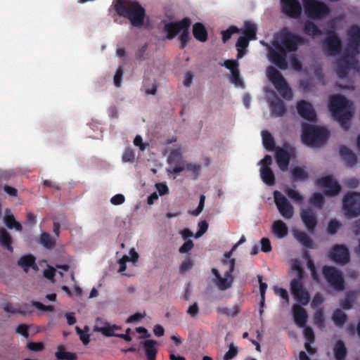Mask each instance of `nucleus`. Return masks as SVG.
<instances>
[{
    "mask_svg": "<svg viewBox=\"0 0 360 360\" xmlns=\"http://www.w3.org/2000/svg\"><path fill=\"white\" fill-rule=\"evenodd\" d=\"M266 77L284 99L290 101L292 98V91L278 70L273 66H269L266 69Z\"/></svg>",
    "mask_w": 360,
    "mask_h": 360,
    "instance_id": "nucleus-4",
    "label": "nucleus"
},
{
    "mask_svg": "<svg viewBox=\"0 0 360 360\" xmlns=\"http://www.w3.org/2000/svg\"><path fill=\"white\" fill-rule=\"evenodd\" d=\"M260 176L264 183L266 185L274 186L275 184V176L270 167H261Z\"/></svg>",
    "mask_w": 360,
    "mask_h": 360,
    "instance_id": "nucleus-32",
    "label": "nucleus"
},
{
    "mask_svg": "<svg viewBox=\"0 0 360 360\" xmlns=\"http://www.w3.org/2000/svg\"><path fill=\"white\" fill-rule=\"evenodd\" d=\"M274 48H269L268 58L271 63L274 64L281 70L288 68L287 52L281 49L279 46L273 45Z\"/></svg>",
    "mask_w": 360,
    "mask_h": 360,
    "instance_id": "nucleus-14",
    "label": "nucleus"
},
{
    "mask_svg": "<svg viewBox=\"0 0 360 360\" xmlns=\"http://www.w3.org/2000/svg\"><path fill=\"white\" fill-rule=\"evenodd\" d=\"M191 20L188 18H184L181 20L170 22L165 25L164 31L167 32V39H174L184 27L191 26Z\"/></svg>",
    "mask_w": 360,
    "mask_h": 360,
    "instance_id": "nucleus-18",
    "label": "nucleus"
},
{
    "mask_svg": "<svg viewBox=\"0 0 360 360\" xmlns=\"http://www.w3.org/2000/svg\"><path fill=\"white\" fill-rule=\"evenodd\" d=\"M3 309L8 313L20 314L22 315H25L27 312L30 311L28 304H22L20 309H15L11 303L7 302L4 304Z\"/></svg>",
    "mask_w": 360,
    "mask_h": 360,
    "instance_id": "nucleus-39",
    "label": "nucleus"
},
{
    "mask_svg": "<svg viewBox=\"0 0 360 360\" xmlns=\"http://www.w3.org/2000/svg\"><path fill=\"white\" fill-rule=\"evenodd\" d=\"M150 80L149 79H145L143 80V87L145 88V92L146 94L155 95L157 92V85L155 82L150 86Z\"/></svg>",
    "mask_w": 360,
    "mask_h": 360,
    "instance_id": "nucleus-56",
    "label": "nucleus"
},
{
    "mask_svg": "<svg viewBox=\"0 0 360 360\" xmlns=\"http://www.w3.org/2000/svg\"><path fill=\"white\" fill-rule=\"evenodd\" d=\"M285 193L293 201L297 203H301L303 201V197L300 195L299 192L292 189V188H286L285 190Z\"/></svg>",
    "mask_w": 360,
    "mask_h": 360,
    "instance_id": "nucleus-49",
    "label": "nucleus"
},
{
    "mask_svg": "<svg viewBox=\"0 0 360 360\" xmlns=\"http://www.w3.org/2000/svg\"><path fill=\"white\" fill-rule=\"evenodd\" d=\"M309 203L315 207L321 209L324 204V198L319 193H314L309 199Z\"/></svg>",
    "mask_w": 360,
    "mask_h": 360,
    "instance_id": "nucleus-46",
    "label": "nucleus"
},
{
    "mask_svg": "<svg viewBox=\"0 0 360 360\" xmlns=\"http://www.w3.org/2000/svg\"><path fill=\"white\" fill-rule=\"evenodd\" d=\"M333 354L335 360H345L347 350L342 340H338L333 347Z\"/></svg>",
    "mask_w": 360,
    "mask_h": 360,
    "instance_id": "nucleus-30",
    "label": "nucleus"
},
{
    "mask_svg": "<svg viewBox=\"0 0 360 360\" xmlns=\"http://www.w3.org/2000/svg\"><path fill=\"white\" fill-rule=\"evenodd\" d=\"M238 348L231 343L229 346V350L225 353L223 360H231L238 355Z\"/></svg>",
    "mask_w": 360,
    "mask_h": 360,
    "instance_id": "nucleus-50",
    "label": "nucleus"
},
{
    "mask_svg": "<svg viewBox=\"0 0 360 360\" xmlns=\"http://www.w3.org/2000/svg\"><path fill=\"white\" fill-rule=\"evenodd\" d=\"M329 109L333 118L339 122L342 128L347 131L353 115L352 103L342 95H333L329 99Z\"/></svg>",
    "mask_w": 360,
    "mask_h": 360,
    "instance_id": "nucleus-2",
    "label": "nucleus"
},
{
    "mask_svg": "<svg viewBox=\"0 0 360 360\" xmlns=\"http://www.w3.org/2000/svg\"><path fill=\"white\" fill-rule=\"evenodd\" d=\"M278 41H274L273 45L279 46L285 52H292L297 49L298 44L302 38L287 30L281 32Z\"/></svg>",
    "mask_w": 360,
    "mask_h": 360,
    "instance_id": "nucleus-10",
    "label": "nucleus"
},
{
    "mask_svg": "<svg viewBox=\"0 0 360 360\" xmlns=\"http://www.w3.org/2000/svg\"><path fill=\"white\" fill-rule=\"evenodd\" d=\"M322 48L326 56H336L342 51V43L335 32L328 31L326 37L322 41Z\"/></svg>",
    "mask_w": 360,
    "mask_h": 360,
    "instance_id": "nucleus-8",
    "label": "nucleus"
},
{
    "mask_svg": "<svg viewBox=\"0 0 360 360\" xmlns=\"http://www.w3.org/2000/svg\"><path fill=\"white\" fill-rule=\"evenodd\" d=\"M257 278L259 283V290L261 296L260 306L261 307H263L265 301V292L267 288V284L262 282V276L258 275Z\"/></svg>",
    "mask_w": 360,
    "mask_h": 360,
    "instance_id": "nucleus-55",
    "label": "nucleus"
},
{
    "mask_svg": "<svg viewBox=\"0 0 360 360\" xmlns=\"http://www.w3.org/2000/svg\"><path fill=\"white\" fill-rule=\"evenodd\" d=\"M243 34L249 39H255L257 34L256 25L250 21H246L244 24Z\"/></svg>",
    "mask_w": 360,
    "mask_h": 360,
    "instance_id": "nucleus-42",
    "label": "nucleus"
},
{
    "mask_svg": "<svg viewBox=\"0 0 360 360\" xmlns=\"http://www.w3.org/2000/svg\"><path fill=\"white\" fill-rule=\"evenodd\" d=\"M181 158V149L176 148L172 150L167 158V162L169 164L172 165L174 162H178Z\"/></svg>",
    "mask_w": 360,
    "mask_h": 360,
    "instance_id": "nucleus-51",
    "label": "nucleus"
},
{
    "mask_svg": "<svg viewBox=\"0 0 360 360\" xmlns=\"http://www.w3.org/2000/svg\"><path fill=\"white\" fill-rule=\"evenodd\" d=\"M269 106L271 112L274 117H282L287 111L284 102L278 97L269 102Z\"/></svg>",
    "mask_w": 360,
    "mask_h": 360,
    "instance_id": "nucleus-24",
    "label": "nucleus"
},
{
    "mask_svg": "<svg viewBox=\"0 0 360 360\" xmlns=\"http://www.w3.org/2000/svg\"><path fill=\"white\" fill-rule=\"evenodd\" d=\"M231 82L233 83L236 86H243V82L242 79L240 77V71L238 70L237 71H234L231 73Z\"/></svg>",
    "mask_w": 360,
    "mask_h": 360,
    "instance_id": "nucleus-60",
    "label": "nucleus"
},
{
    "mask_svg": "<svg viewBox=\"0 0 360 360\" xmlns=\"http://www.w3.org/2000/svg\"><path fill=\"white\" fill-rule=\"evenodd\" d=\"M300 217L307 230L313 232L317 225V218L315 212L311 208L302 210Z\"/></svg>",
    "mask_w": 360,
    "mask_h": 360,
    "instance_id": "nucleus-22",
    "label": "nucleus"
},
{
    "mask_svg": "<svg viewBox=\"0 0 360 360\" xmlns=\"http://www.w3.org/2000/svg\"><path fill=\"white\" fill-rule=\"evenodd\" d=\"M272 231L277 238H283L288 233V228L285 223L279 219L274 221Z\"/></svg>",
    "mask_w": 360,
    "mask_h": 360,
    "instance_id": "nucleus-27",
    "label": "nucleus"
},
{
    "mask_svg": "<svg viewBox=\"0 0 360 360\" xmlns=\"http://www.w3.org/2000/svg\"><path fill=\"white\" fill-rule=\"evenodd\" d=\"M292 311L295 323L300 328L305 327L308 318L307 311L297 304H293Z\"/></svg>",
    "mask_w": 360,
    "mask_h": 360,
    "instance_id": "nucleus-23",
    "label": "nucleus"
},
{
    "mask_svg": "<svg viewBox=\"0 0 360 360\" xmlns=\"http://www.w3.org/2000/svg\"><path fill=\"white\" fill-rule=\"evenodd\" d=\"M251 39H249L248 38H247L245 36H241L238 39L236 44V48H239V49L245 50L246 48L249 45V41Z\"/></svg>",
    "mask_w": 360,
    "mask_h": 360,
    "instance_id": "nucleus-64",
    "label": "nucleus"
},
{
    "mask_svg": "<svg viewBox=\"0 0 360 360\" xmlns=\"http://www.w3.org/2000/svg\"><path fill=\"white\" fill-rule=\"evenodd\" d=\"M262 143L264 147L268 151H274L276 149L274 139L272 135L268 131H263L262 132Z\"/></svg>",
    "mask_w": 360,
    "mask_h": 360,
    "instance_id": "nucleus-35",
    "label": "nucleus"
},
{
    "mask_svg": "<svg viewBox=\"0 0 360 360\" xmlns=\"http://www.w3.org/2000/svg\"><path fill=\"white\" fill-rule=\"evenodd\" d=\"M292 180L293 181H304L308 178L307 172L302 167H295L291 169Z\"/></svg>",
    "mask_w": 360,
    "mask_h": 360,
    "instance_id": "nucleus-40",
    "label": "nucleus"
},
{
    "mask_svg": "<svg viewBox=\"0 0 360 360\" xmlns=\"http://www.w3.org/2000/svg\"><path fill=\"white\" fill-rule=\"evenodd\" d=\"M348 44L347 51L352 50L358 53V49L360 47V27L358 25H352L347 30Z\"/></svg>",
    "mask_w": 360,
    "mask_h": 360,
    "instance_id": "nucleus-21",
    "label": "nucleus"
},
{
    "mask_svg": "<svg viewBox=\"0 0 360 360\" xmlns=\"http://www.w3.org/2000/svg\"><path fill=\"white\" fill-rule=\"evenodd\" d=\"M120 329V327L117 326L116 325L113 326H105L103 327H96V330L102 333L104 335L107 337L116 336V333H115V330Z\"/></svg>",
    "mask_w": 360,
    "mask_h": 360,
    "instance_id": "nucleus-44",
    "label": "nucleus"
},
{
    "mask_svg": "<svg viewBox=\"0 0 360 360\" xmlns=\"http://www.w3.org/2000/svg\"><path fill=\"white\" fill-rule=\"evenodd\" d=\"M329 257L336 263L345 264L349 262L350 256L348 249L343 245H335L329 253Z\"/></svg>",
    "mask_w": 360,
    "mask_h": 360,
    "instance_id": "nucleus-19",
    "label": "nucleus"
},
{
    "mask_svg": "<svg viewBox=\"0 0 360 360\" xmlns=\"http://www.w3.org/2000/svg\"><path fill=\"white\" fill-rule=\"evenodd\" d=\"M148 49V44L146 43L144 45L137 49L135 53V58L137 60L143 61L146 59V52Z\"/></svg>",
    "mask_w": 360,
    "mask_h": 360,
    "instance_id": "nucleus-61",
    "label": "nucleus"
},
{
    "mask_svg": "<svg viewBox=\"0 0 360 360\" xmlns=\"http://www.w3.org/2000/svg\"><path fill=\"white\" fill-rule=\"evenodd\" d=\"M18 264L21 266L25 272H27L30 267L37 269L35 257L32 255H27L21 257L18 261Z\"/></svg>",
    "mask_w": 360,
    "mask_h": 360,
    "instance_id": "nucleus-31",
    "label": "nucleus"
},
{
    "mask_svg": "<svg viewBox=\"0 0 360 360\" xmlns=\"http://www.w3.org/2000/svg\"><path fill=\"white\" fill-rule=\"evenodd\" d=\"M323 275L328 284L336 291L345 289V282L341 271L332 266H324Z\"/></svg>",
    "mask_w": 360,
    "mask_h": 360,
    "instance_id": "nucleus-9",
    "label": "nucleus"
},
{
    "mask_svg": "<svg viewBox=\"0 0 360 360\" xmlns=\"http://www.w3.org/2000/svg\"><path fill=\"white\" fill-rule=\"evenodd\" d=\"M122 160L124 162H133L134 161V150L130 148H126L122 154Z\"/></svg>",
    "mask_w": 360,
    "mask_h": 360,
    "instance_id": "nucleus-59",
    "label": "nucleus"
},
{
    "mask_svg": "<svg viewBox=\"0 0 360 360\" xmlns=\"http://www.w3.org/2000/svg\"><path fill=\"white\" fill-rule=\"evenodd\" d=\"M155 340H147L143 342L147 360H156L158 350L155 348Z\"/></svg>",
    "mask_w": 360,
    "mask_h": 360,
    "instance_id": "nucleus-28",
    "label": "nucleus"
},
{
    "mask_svg": "<svg viewBox=\"0 0 360 360\" xmlns=\"http://www.w3.org/2000/svg\"><path fill=\"white\" fill-rule=\"evenodd\" d=\"M356 299V292L355 291H349L345 294V297L340 302V307L345 310H349L352 308Z\"/></svg>",
    "mask_w": 360,
    "mask_h": 360,
    "instance_id": "nucleus-34",
    "label": "nucleus"
},
{
    "mask_svg": "<svg viewBox=\"0 0 360 360\" xmlns=\"http://www.w3.org/2000/svg\"><path fill=\"white\" fill-rule=\"evenodd\" d=\"M340 155L346 164L352 167L357 162L356 155L347 146H341L339 150Z\"/></svg>",
    "mask_w": 360,
    "mask_h": 360,
    "instance_id": "nucleus-25",
    "label": "nucleus"
},
{
    "mask_svg": "<svg viewBox=\"0 0 360 360\" xmlns=\"http://www.w3.org/2000/svg\"><path fill=\"white\" fill-rule=\"evenodd\" d=\"M193 266V263L192 259L190 257H187L181 264L179 271L180 272L184 273L192 269Z\"/></svg>",
    "mask_w": 360,
    "mask_h": 360,
    "instance_id": "nucleus-62",
    "label": "nucleus"
},
{
    "mask_svg": "<svg viewBox=\"0 0 360 360\" xmlns=\"http://www.w3.org/2000/svg\"><path fill=\"white\" fill-rule=\"evenodd\" d=\"M40 243L46 249L51 250L56 245V240L49 233L43 232L40 235Z\"/></svg>",
    "mask_w": 360,
    "mask_h": 360,
    "instance_id": "nucleus-43",
    "label": "nucleus"
},
{
    "mask_svg": "<svg viewBox=\"0 0 360 360\" xmlns=\"http://www.w3.org/2000/svg\"><path fill=\"white\" fill-rule=\"evenodd\" d=\"M75 330L79 337V339L84 345H87L90 342V335L88 333L89 328L87 326L84 327V330H82L79 327L76 326Z\"/></svg>",
    "mask_w": 360,
    "mask_h": 360,
    "instance_id": "nucleus-45",
    "label": "nucleus"
},
{
    "mask_svg": "<svg viewBox=\"0 0 360 360\" xmlns=\"http://www.w3.org/2000/svg\"><path fill=\"white\" fill-rule=\"evenodd\" d=\"M189 28H190V26L185 27L181 31V34L179 37V39L181 43V49H184L187 46L188 42L189 41V39H190Z\"/></svg>",
    "mask_w": 360,
    "mask_h": 360,
    "instance_id": "nucleus-48",
    "label": "nucleus"
},
{
    "mask_svg": "<svg viewBox=\"0 0 360 360\" xmlns=\"http://www.w3.org/2000/svg\"><path fill=\"white\" fill-rule=\"evenodd\" d=\"M332 320L338 327H342L347 320V316L340 309H336L332 316Z\"/></svg>",
    "mask_w": 360,
    "mask_h": 360,
    "instance_id": "nucleus-41",
    "label": "nucleus"
},
{
    "mask_svg": "<svg viewBox=\"0 0 360 360\" xmlns=\"http://www.w3.org/2000/svg\"><path fill=\"white\" fill-rule=\"evenodd\" d=\"M341 224L336 219H331L328 225L327 231L330 235H334L340 228Z\"/></svg>",
    "mask_w": 360,
    "mask_h": 360,
    "instance_id": "nucleus-57",
    "label": "nucleus"
},
{
    "mask_svg": "<svg viewBox=\"0 0 360 360\" xmlns=\"http://www.w3.org/2000/svg\"><path fill=\"white\" fill-rule=\"evenodd\" d=\"M342 209L348 218L360 215V193L348 192L342 199Z\"/></svg>",
    "mask_w": 360,
    "mask_h": 360,
    "instance_id": "nucleus-7",
    "label": "nucleus"
},
{
    "mask_svg": "<svg viewBox=\"0 0 360 360\" xmlns=\"http://www.w3.org/2000/svg\"><path fill=\"white\" fill-rule=\"evenodd\" d=\"M281 12L292 19L300 18L302 13V8L298 0H281Z\"/></svg>",
    "mask_w": 360,
    "mask_h": 360,
    "instance_id": "nucleus-13",
    "label": "nucleus"
},
{
    "mask_svg": "<svg viewBox=\"0 0 360 360\" xmlns=\"http://www.w3.org/2000/svg\"><path fill=\"white\" fill-rule=\"evenodd\" d=\"M274 198L281 215L285 219H291L294 214V208L288 199L278 191L274 192Z\"/></svg>",
    "mask_w": 360,
    "mask_h": 360,
    "instance_id": "nucleus-12",
    "label": "nucleus"
},
{
    "mask_svg": "<svg viewBox=\"0 0 360 360\" xmlns=\"http://www.w3.org/2000/svg\"><path fill=\"white\" fill-rule=\"evenodd\" d=\"M294 236L303 246L307 248H313V241L305 232L296 231L294 232Z\"/></svg>",
    "mask_w": 360,
    "mask_h": 360,
    "instance_id": "nucleus-37",
    "label": "nucleus"
},
{
    "mask_svg": "<svg viewBox=\"0 0 360 360\" xmlns=\"http://www.w3.org/2000/svg\"><path fill=\"white\" fill-rule=\"evenodd\" d=\"M240 311V309L238 305L234 306V312H231V309L227 307H219L217 309L218 313L232 317L237 316Z\"/></svg>",
    "mask_w": 360,
    "mask_h": 360,
    "instance_id": "nucleus-52",
    "label": "nucleus"
},
{
    "mask_svg": "<svg viewBox=\"0 0 360 360\" xmlns=\"http://www.w3.org/2000/svg\"><path fill=\"white\" fill-rule=\"evenodd\" d=\"M112 7L117 15L128 19L132 26L141 27L143 25L146 10L138 1L113 0Z\"/></svg>",
    "mask_w": 360,
    "mask_h": 360,
    "instance_id": "nucleus-1",
    "label": "nucleus"
},
{
    "mask_svg": "<svg viewBox=\"0 0 360 360\" xmlns=\"http://www.w3.org/2000/svg\"><path fill=\"white\" fill-rule=\"evenodd\" d=\"M10 210H6V214L4 217V223L6 226L9 229H15L18 231H22V226L20 222L15 220L14 216L12 214H8Z\"/></svg>",
    "mask_w": 360,
    "mask_h": 360,
    "instance_id": "nucleus-36",
    "label": "nucleus"
},
{
    "mask_svg": "<svg viewBox=\"0 0 360 360\" xmlns=\"http://www.w3.org/2000/svg\"><path fill=\"white\" fill-rule=\"evenodd\" d=\"M284 148L277 147L275 151V158L279 169L287 171L291 158L295 155V148L288 143L283 145Z\"/></svg>",
    "mask_w": 360,
    "mask_h": 360,
    "instance_id": "nucleus-11",
    "label": "nucleus"
},
{
    "mask_svg": "<svg viewBox=\"0 0 360 360\" xmlns=\"http://www.w3.org/2000/svg\"><path fill=\"white\" fill-rule=\"evenodd\" d=\"M297 276L290 282V291L295 299L302 305H307L310 300V295L303 285L304 271L300 267L297 269Z\"/></svg>",
    "mask_w": 360,
    "mask_h": 360,
    "instance_id": "nucleus-5",
    "label": "nucleus"
},
{
    "mask_svg": "<svg viewBox=\"0 0 360 360\" xmlns=\"http://www.w3.org/2000/svg\"><path fill=\"white\" fill-rule=\"evenodd\" d=\"M27 348L33 352H41L44 349L43 342H30L27 344Z\"/></svg>",
    "mask_w": 360,
    "mask_h": 360,
    "instance_id": "nucleus-63",
    "label": "nucleus"
},
{
    "mask_svg": "<svg viewBox=\"0 0 360 360\" xmlns=\"http://www.w3.org/2000/svg\"><path fill=\"white\" fill-rule=\"evenodd\" d=\"M193 34L197 40L201 42H205L207 39V30L201 22H196L193 25Z\"/></svg>",
    "mask_w": 360,
    "mask_h": 360,
    "instance_id": "nucleus-29",
    "label": "nucleus"
},
{
    "mask_svg": "<svg viewBox=\"0 0 360 360\" xmlns=\"http://www.w3.org/2000/svg\"><path fill=\"white\" fill-rule=\"evenodd\" d=\"M306 15L313 20H321L330 13L329 7L317 0H302Z\"/></svg>",
    "mask_w": 360,
    "mask_h": 360,
    "instance_id": "nucleus-6",
    "label": "nucleus"
},
{
    "mask_svg": "<svg viewBox=\"0 0 360 360\" xmlns=\"http://www.w3.org/2000/svg\"><path fill=\"white\" fill-rule=\"evenodd\" d=\"M201 169V166L198 164H193V163H186L185 164V169L191 172L193 176L194 179H197L200 174V171Z\"/></svg>",
    "mask_w": 360,
    "mask_h": 360,
    "instance_id": "nucleus-54",
    "label": "nucleus"
},
{
    "mask_svg": "<svg viewBox=\"0 0 360 360\" xmlns=\"http://www.w3.org/2000/svg\"><path fill=\"white\" fill-rule=\"evenodd\" d=\"M13 238L11 234L4 228H0V245L10 252H13Z\"/></svg>",
    "mask_w": 360,
    "mask_h": 360,
    "instance_id": "nucleus-26",
    "label": "nucleus"
},
{
    "mask_svg": "<svg viewBox=\"0 0 360 360\" xmlns=\"http://www.w3.org/2000/svg\"><path fill=\"white\" fill-rule=\"evenodd\" d=\"M314 323L319 328H322L324 326L323 312L322 309H319L314 316Z\"/></svg>",
    "mask_w": 360,
    "mask_h": 360,
    "instance_id": "nucleus-58",
    "label": "nucleus"
},
{
    "mask_svg": "<svg viewBox=\"0 0 360 360\" xmlns=\"http://www.w3.org/2000/svg\"><path fill=\"white\" fill-rule=\"evenodd\" d=\"M240 29L235 25L230 26L227 30L221 31L222 41L226 43L231 39L232 34L239 33Z\"/></svg>",
    "mask_w": 360,
    "mask_h": 360,
    "instance_id": "nucleus-47",
    "label": "nucleus"
},
{
    "mask_svg": "<svg viewBox=\"0 0 360 360\" xmlns=\"http://www.w3.org/2000/svg\"><path fill=\"white\" fill-rule=\"evenodd\" d=\"M297 110L299 115L304 120L314 122L316 121V113L313 105L304 100L299 101L297 103Z\"/></svg>",
    "mask_w": 360,
    "mask_h": 360,
    "instance_id": "nucleus-20",
    "label": "nucleus"
},
{
    "mask_svg": "<svg viewBox=\"0 0 360 360\" xmlns=\"http://www.w3.org/2000/svg\"><path fill=\"white\" fill-rule=\"evenodd\" d=\"M221 65L224 66L226 68L229 69L231 73L233 72L235 70L237 71L239 70V63L238 62V60H226L223 64H221Z\"/></svg>",
    "mask_w": 360,
    "mask_h": 360,
    "instance_id": "nucleus-53",
    "label": "nucleus"
},
{
    "mask_svg": "<svg viewBox=\"0 0 360 360\" xmlns=\"http://www.w3.org/2000/svg\"><path fill=\"white\" fill-rule=\"evenodd\" d=\"M58 351L56 352V357L58 360H77V355L75 353L65 351L63 345L58 346Z\"/></svg>",
    "mask_w": 360,
    "mask_h": 360,
    "instance_id": "nucleus-38",
    "label": "nucleus"
},
{
    "mask_svg": "<svg viewBox=\"0 0 360 360\" xmlns=\"http://www.w3.org/2000/svg\"><path fill=\"white\" fill-rule=\"evenodd\" d=\"M356 64L355 58L352 56L346 53L336 62V73L340 79H345L348 76L349 70L354 68Z\"/></svg>",
    "mask_w": 360,
    "mask_h": 360,
    "instance_id": "nucleus-16",
    "label": "nucleus"
},
{
    "mask_svg": "<svg viewBox=\"0 0 360 360\" xmlns=\"http://www.w3.org/2000/svg\"><path fill=\"white\" fill-rule=\"evenodd\" d=\"M304 33L310 37H315L322 34V31L318 26L310 20H307L304 26Z\"/></svg>",
    "mask_w": 360,
    "mask_h": 360,
    "instance_id": "nucleus-33",
    "label": "nucleus"
},
{
    "mask_svg": "<svg viewBox=\"0 0 360 360\" xmlns=\"http://www.w3.org/2000/svg\"><path fill=\"white\" fill-rule=\"evenodd\" d=\"M316 184L319 187L326 188L325 194L328 196L338 195L342 189L340 185L330 175L319 179Z\"/></svg>",
    "mask_w": 360,
    "mask_h": 360,
    "instance_id": "nucleus-17",
    "label": "nucleus"
},
{
    "mask_svg": "<svg viewBox=\"0 0 360 360\" xmlns=\"http://www.w3.org/2000/svg\"><path fill=\"white\" fill-rule=\"evenodd\" d=\"M221 263L224 266H228V270L224 274V277H220L217 280V286L220 290H226L232 286L234 278L232 274L235 269L236 259H231L229 261L222 260Z\"/></svg>",
    "mask_w": 360,
    "mask_h": 360,
    "instance_id": "nucleus-15",
    "label": "nucleus"
},
{
    "mask_svg": "<svg viewBox=\"0 0 360 360\" xmlns=\"http://www.w3.org/2000/svg\"><path fill=\"white\" fill-rule=\"evenodd\" d=\"M329 138L328 131L322 127L302 124V142L309 146L320 147L325 144Z\"/></svg>",
    "mask_w": 360,
    "mask_h": 360,
    "instance_id": "nucleus-3",
    "label": "nucleus"
}]
</instances>
